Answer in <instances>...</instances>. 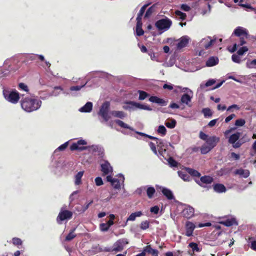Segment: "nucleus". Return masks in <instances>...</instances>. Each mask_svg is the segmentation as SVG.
Here are the masks:
<instances>
[{
  "mask_svg": "<svg viewBox=\"0 0 256 256\" xmlns=\"http://www.w3.org/2000/svg\"><path fill=\"white\" fill-rule=\"evenodd\" d=\"M216 82V80L212 79L208 80L204 85H200L202 88H204L212 86Z\"/></svg>",
  "mask_w": 256,
  "mask_h": 256,
  "instance_id": "09e8293b",
  "label": "nucleus"
},
{
  "mask_svg": "<svg viewBox=\"0 0 256 256\" xmlns=\"http://www.w3.org/2000/svg\"><path fill=\"white\" fill-rule=\"evenodd\" d=\"M156 144L159 148L158 152L162 156L163 152H166V148H164V143L162 140L158 138V140L156 141Z\"/></svg>",
  "mask_w": 256,
  "mask_h": 256,
  "instance_id": "aec40b11",
  "label": "nucleus"
},
{
  "mask_svg": "<svg viewBox=\"0 0 256 256\" xmlns=\"http://www.w3.org/2000/svg\"><path fill=\"white\" fill-rule=\"evenodd\" d=\"M126 104L131 105L132 106H134L136 108H140L141 110L149 111L152 110V108L150 106L146 104H141L134 101H128L126 102Z\"/></svg>",
  "mask_w": 256,
  "mask_h": 256,
  "instance_id": "9d476101",
  "label": "nucleus"
},
{
  "mask_svg": "<svg viewBox=\"0 0 256 256\" xmlns=\"http://www.w3.org/2000/svg\"><path fill=\"white\" fill-rule=\"evenodd\" d=\"M241 133L240 132H236L230 136L228 138V142L232 144L233 148H236L240 147L242 144L244 142H242L241 140H239L240 136Z\"/></svg>",
  "mask_w": 256,
  "mask_h": 256,
  "instance_id": "20e7f679",
  "label": "nucleus"
},
{
  "mask_svg": "<svg viewBox=\"0 0 256 256\" xmlns=\"http://www.w3.org/2000/svg\"><path fill=\"white\" fill-rule=\"evenodd\" d=\"M180 8L181 10L185 12H188L190 10V6L187 5L186 4H182L180 6Z\"/></svg>",
  "mask_w": 256,
  "mask_h": 256,
  "instance_id": "338daca9",
  "label": "nucleus"
},
{
  "mask_svg": "<svg viewBox=\"0 0 256 256\" xmlns=\"http://www.w3.org/2000/svg\"><path fill=\"white\" fill-rule=\"evenodd\" d=\"M212 148L206 144H203L200 148V152L202 154H205L210 152Z\"/></svg>",
  "mask_w": 256,
  "mask_h": 256,
  "instance_id": "473e14b6",
  "label": "nucleus"
},
{
  "mask_svg": "<svg viewBox=\"0 0 256 256\" xmlns=\"http://www.w3.org/2000/svg\"><path fill=\"white\" fill-rule=\"evenodd\" d=\"M23 110L27 112H32L38 110L42 105V101L32 98L26 97L20 101Z\"/></svg>",
  "mask_w": 256,
  "mask_h": 256,
  "instance_id": "f257e3e1",
  "label": "nucleus"
},
{
  "mask_svg": "<svg viewBox=\"0 0 256 256\" xmlns=\"http://www.w3.org/2000/svg\"><path fill=\"white\" fill-rule=\"evenodd\" d=\"M101 170L103 175H107L112 172V168L108 161H104V163L101 164Z\"/></svg>",
  "mask_w": 256,
  "mask_h": 256,
  "instance_id": "9b49d317",
  "label": "nucleus"
},
{
  "mask_svg": "<svg viewBox=\"0 0 256 256\" xmlns=\"http://www.w3.org/2000/svg\"><path fill=\"white\" fill-rule=\"evenodd\" d=\"M214 192L218 193H222L226 190V186L222 184H216L213 186Z\"/></svg>",
  "mask_w": 256,
  "mask_h": 256,
  "instance_id": "412c9836",
  "label": "nucleus"
},
{
  "mask_svg": "<svg viewBox=\"0 0 256 256\" xmlns=\"http://www.w3.org/2000/svg\"><path fill=\"white\" fill-rule=\"evenodd\" d=\"M148 144L153 152L154 154H157V150L156 147V144L152 142H150Z\"/></svg>",
  "mask_w": 256,
  "mask_h": 256,
  "instance_id": "bf43d9fd",
  "label": "nucleus"
},
{
  "mask_svg": "<svg viewBox=\"0 0 256 256\" xmlns=\"http://www.w3.org/2000/svg\"><path fill=\"white\" fill-rule=\"evenodd\" d=\"M209 136H208V134H206L205 133H204V132H202V131L200 132V134H199L200 138L204 141H206V140H207V139L208 138Z\"/></svg>",
  "mask_w": 256,
  "mask_h": 256,
  "instance_id": "052dcab7",
  "label": "nucleus"
},
{
  "mask_svg": "<svg viewBox=\"0 0 256 256\" xmlns=\"http://www.w3.org/2000/svg\"><path fill=\"white\" fill-rule=\"evenodd\" d=\"M12 244L15 246H20L22 244V242L20 238H14L12 239Z\"/></svg>",
  "mask_w": 256,
  "mask_h": 256,
  "instance_id": "de8ad7c7",
  "label": "nucleus"
},
{
  "mask_svg": "<svg viewBox=\"0 0 256 256\" xmlns=\"http://www.w3.org/2000/svg\"><path fill=\"white\" fill-rule=\"evenodd\" d=\"M216 42V39H210V36L204 38L202 42V44L206 49L209 48Z\"/></svg>",
  "mask_w": 256,
  "mask_h": 256,
  "instance_id": "f3484780",
  "label": "nucleus"
},
{
  "mask_svg": "<svg viewBox=\"0 0 256 256\" xmlns=\"http://www.w3.org/2000/svg\"><path fill=\"white\" fill-rule=\"evenodd\" d=\"M219 142L220 138L216 136H210L207 140H206V143L207 145L213 148L216 146Z\"/></svg>",
  "mask_w": 256,
  "mask_h": 256,
  "instance_id": "f8f14e48",
  "label": "nucleus"
},
{
  "mask_svg": "<svg viewBox=\"0 0 256 256\" xmlns=\"http://www.w3.org/2000/svg\"><path fill=\"white\" fill-rule=\"evenodd\" d=\"M202 113L204 114L205 118L211 117L212 115V110L208 108H204L202 110Z\"/></svg>",
  "mask_w": 256,
  "mask_h": 256,
  "instance_id": "f704fd0d",
  "label": "nucleus"
},
{
  "mask_svg": "<svg viewBox=\"0 0 256 256\" xmlns=\"http://www.w3.org/2000/svg\"><path fill=\"white\" fill-rule=\"evenodd\" d=\"M84 174L83 171L79 172L75 176V184L79 185L81 184V179Z\"/></svg>",
  "mask_w": 256,
  "mask_h": 256,
  "instance_id": "2f4dec72",
  "label": "nucleus"
},
{
  "mask_svg": "<svg viewBox=\"0 0 256 256\" xmlns=\"http://www.w3.org/2000/svg\"><path fill=\"white\" fill-rule=\"evenodd\" d=\"M138 92L139 94L138 100H144L149 96L148 93L142 90H138Z\"/></svg>",
  "mask_w": 256,
  "mask_h": 256,
  "instance_id": "e433bc0d",
  "label": "nucleus"
},
{
  "mask_svg": "<svg viewBox=\"0 0 256 256\" xmlns=\"http://www.w3.org/2000/svg\"><path fill=\"white\" fill-rule=\"evenodd\" d=\"M178 176L184 181H189L190 179V176L185 172L182 171L178 172Z\"/></svg>",
  "mask_w": 256,
  "mask_h": 256,
  "instance_id": "ea45409f",
  "label": "nucleus"
},
{
  "mask_svg": "<svg viewBox=\"0 0 256 256\" xmlns=\"http://www.w3.org/2000/svg\"><path fill=\"white\" fill-rule=\"evenodd\" d=\"M214 181V178L209 176H204L200 178V180L196 181V183L202 187H205L202 184H210Z\"/></svg>",
  "mask_w": 256,
  "mask_h": 256,
  "instance_id": "ddd939ff",
  "label": "nucleus"
},
{
  "mask_svg": "<svg viewBox=\"0 0 256 256\" xmlns=\"http://www.w3.org/2000/svg\"><path fill=\"white\" fill-rule=\"evenodd\" d=\"M159 210H160V208L157 206H152V207L150 208V212L154 214H158Z\"/></svg>",
  "mask_w": 256,
  "mask_h": 256,
  "instance_id": "e2e57ef3",
  "label": "nucleus"
},
{
  "mask_svg": "<svg viewBox=\"0 0 256 256\" xmlns=\"http://www.w3.org/2000/svg\"><path fill=\"white\" fill-rule=\"evenodd\" d=\"M168 161L171 166H177L178 162L172 157H170L168 158Z\"/></svg>",
  "mask_w": 256,
  "mask_h": 256,
  "instance_id": "3c124183",
  "label": "nucleus"
},
{
  "mask_svg": "<svg viewBox=\"0 0 256 256\" xmlns=\"http://www.w3.org/2000/svg\"><path fill=\"white\" fill-rule=\"evenodd\" d=\"M110 104L108 102H105L101 106L99 114L102 117L105 121H108L110 117L108 116V112L110 109Z\"/></svg>",
  "mask_w": 256,
  "mask_h": 256,
  "instance_id": "6e6552de",
  "label": "nucleus"
},
{
  "mask_svg": "<svg viewBox=\"0 0 256 256\" xmlns=\"http://www.w3.org/2000/svg\"><path fill=\"white\" fill-rule=\"evenodd\" d=\"M194 210L190 206H186L182 212V216L188 219L192 218L194 216Z\"/></svg>",
  "mask_w": 256,
  "mask_h": 256,
  "instance_id": "1a4fd4ad",
  "label": "nucleus"
},
{
  "mask_svg": "<svg viewBox=\"0 0 256 256\" xmlns=\"http://www.w3.org/2000/svg\"><path fill=\"white\" fill-rule=\"evenodd\" d=\"M235 3L239 2L238 5L243 8H246L250 9V10H254L255 9L252 8L250 4H244V0H234Z\"/></svg>",
  "mask_w": 256,
  "mask_h": 256,
  "instance_id": "7c9ffc66",
  "label": "nucleus"
},
{
  "mask_svg": "<svg viewBox=\"0 0 256 256\" xmlns=\"http://www.w3.org/2000/svg\"><path fill=\"white\" fill-rule=\"evenodd\" d=\"M111 114L113 116L122 119L125 118L126 116V114H125L124 112L119 110L112 111Z\"/></svg>",
  "mask_w": 256,
  "mask_h": 256,
  "instance_id": "c85d7f7f",
  "label": "nucleus"
},
{
  "mask_svg": "<svg viewBox=\"0 0 256 256\" xmlns=\"http://www.w3.org/2000/svg\"><path fill=\"white\" fill-rule=\"evenodd\" d=\"M142 215V212L141 211L136 212H135L132 213L130 216L128 218L126 222L128 221H134L136 217L141 216ZM126 223L125 224L126 226Z\"/></svg>",
  "mask_w": 256,
  "mask_h": 256,
  "instance_id": "393cba45",
  "label": "nucleus"
},
{
  "mask_svg": "<svg viewBox=\"0 0 256 256\" xmlns=\"http://www.w3.org/2000/svg\"><path fill=\"white\" fill-rule=\"evenodd\" d=\"M72 212L68 210H61L56 218L57 222L61 224V222L66 220H70L72 218Z\"/></svg>",
  "mask_w": 256,
  "mask_h": 256,
  "instance_id": "0eeeda50",
  "label": "nucleus"
},
{
  "mask_svg": "<svg viewBox=\"0 0 256 256\" xmlns=\"http://www.w3.org/2000/svg\"><path fill=\"white\" fill-rule=\"evenodd\" d=\"M192 98V96H190L188 94H184L181 97L180 102L188 105V103L191 102Z\"/></svg>",
  "mask_w": 256,
  "mask_h": 256,
  "instance_id": "cd10ccee",
  "label": "nucleus"
},
{
  "mask_svg": "<svg viewBox=\"0 0 256 256\" xmlns=\"http://www.w3.org/2000/svg\"><path fill=\"white\" fill-rule=\"evenodd\" d=\"M248 51V48L246 46H242L238 50L237 54L239 56H242Z\"/></svg>",
  "mask_w": 256,
  "mask_h": 256,
  "instance_id": "8fccbe9b",
  "label": "nucleus"
},
{
  "mask_svg": "<svg viewBox=\"0 0 256 256\" xmlns=\"http://www.w3.org/2000/svg\"><path fill=\"white\" fill-rule=\"evenodd\" d=\"M164 124L168 128H173L176 126V122L175 120L172 119L170 121H166Z\"/></svg>",
  "mask_w": 256,
  "mask_h": 256,
  "instance_id": "c9c22d12",
  "label": "nucleus"
},
{
  "mask_svg": "<svg viewBox=\"0 0 256 256\" xmlns=\"http://www.w3.org/2000/svg\"><path fill=\"white\" fill-rule=\"evenodd\" d=\"M146 194L149 198H153L154 193L156 192V190L154 187L150 186L146 189Z\"/></svg>",
  "mask_w": 256,
  "mask_h": 256,
  "instance_id": "72a5a7b5",
  "label": "nucleus"
},
{
  "mask_svg": "<svg viewBox=\"0 0 256 256\" xmlns=\"http://www.w3.org/2000/svg\"><path fill=\"white\" fill-rule=\"evenodd\" d=\"M86 84L82 86H72L70 88V90L72 91H78L80 90Z\"/></svg>",
  "mask_w": 256,
  "mask_h": 256,
  "instance_id": "680f3d73",
  "label": "nucleus"
},
{
  "mask_svg": "<svg viewBox=\"0 0 256 256\" xmlns=\"http://www.w3.org/2000/svg\"><path fill=\"white\" fill-rule=\"evenodd\" d=\"M95 182L97 186H100L103 184V181L100 177H96L95 178Z\"/></svg>",
  "mask_w": 256,
  "mask_h": 256,
  "instance_id": "0e129e2a",
  "label": "nucleus"
},
{
  "mask_svg": "<svg viewBox=\"0 0 256 256\" xmlns=\"http://www.w3.org/2000/svg\"><path fill=\"white\" fill-rule=\"evenodd\" d=\"M128 244V242L126 238H121L116 242L112 248H109L106 250L107 252H121L123 250L124 246Z\"/></svg>",
  "mask_w": 256,
  "mask_h": 256,
  "instance_id": "7ed1b4c3",
  "label": "nucleus"
},
{
  "mask_svg": "<svg viewBox=\"0 0 256 256\" xmlns=\"http://www.w3.org/2000/svg\"><path fill=\"white\" fill-rule=\"evenodd\" d=\"M162 192L163 194L168 200H172L174 198L172 192L168 188H163Z\"/></svg>",
  "mask_w": 256,
  "mask_h": 256,
  "instance_id": "bb28decb",
  "label": "nucleus"
},
{
  "mask_svg": "<svg viewBox=\"0 0 256 256\" xmlns=\"http://www.w3.org/2000/svg\"><path fill=\"white\" fill-rule=\"evenodd\" d=\"M234 174L239 175L244 178H247L250 176V171L248 170L239 168L236 170L234 172Z\"/></svg>",
  "mask_w": 256,
  "mask_h": 256,
  "instance_id": "6ab92c4d",
  "label": "nucleus"
},
{
  "mask_svg": "<svg viewBox=\"0 0 256 256\" xmlns=\"http://www.w3.org/2000/svg\"><path fill=\"white\" fill-rule=\"evenodd\" d=\"M246 123V121L244 119H238L235 122V125L237 126H242Z\"/></svg>",
  "mask_w": 256,
  "mask_h": 256,
  "instance_id": "603ef678",
  "label": "nucleus"
},
{
  "mask_svg": "<svg viewBox=\"0 0 256 256\" xmlns=\"http://www.w3.org/2000/svg\"><path fill=\"white\" fill-rule=\"evenodd\" d=\"M112 186L116 189L120 188V180L115 178L112 184Z\"/></svg>",
  "mask_w": 256,
  "mask_h": 256,
  "instance_id": "a18cd8bd",
  "label": "nucleus"
},
{
  "mask_svg": "<svg viewBox=\"0 0 256 256\" xmlns=\"http://www.w3.org/2000/svg\"><path fill=\"white\" fill-rule=\"evenodd\" d=\"M188 246L190 247L193 252H200V249L198 248L197 244L195 242H190L188 244Z\"/></svg>",
  "mask_w": 256,
  "mask_h": 256,
  "instance_id": "79ce46f5",
  "label": "nucleus"
},
{
  "mask_svg": "<svg viewBox=\"0 0 256 256\" xmlns=\"http://www.w3.org/2000/svg\"><path fill=\"white\" fill-rule=\"evenodd\" d=\"M100 228L102 232H106L108 230L110 227L108 226V225L106 224V223H102L100 225Z\"/></svg>",
  "mask_w": 256,
  "mask_h": 256,
  "instance_id": "864d4df0",
  "label": "nucleus"
},
{
  "mask_svg": "<svg viewBox=\"0 0 256 256\" xmlns=\"http://www.w3.org/2000/svg\"><path fill=\"white\" fill-rule=\"evenodd\" d=\"M232 168H222L216 172L218 176H223L229 174L232 170Z\"/></svg>",
  "mask_w": 256,
  "mask_h": 256,
  "instance_id": "5701e85b",
  "label": "nucleus"
},
{
  "mask_svg": "<svg viewBox=\"0 0 256 256\" xmlns=\"http://www.w3.org/2000/svg\"><path fill=\"white\" fill-rule=\"evenodd\" d=\"M115 122L120 126V127L124 128H127L129 130H132L131 128L126 124H125L122 121L120 120H115Z\"/></svg>",
  "mask_w": 256,
  "mask_h": 256,
  "instance_id": "58836bf2",
  "label": "nucleus"
},
{
  "mask_svg": "<svg viewBox=\"0 0 256 256\" xmlns=\"http://www.w3.org/2000/svg\"><path fill=\"white\" fill-rule=\"evenodd\" d=\"M233 34L236 36L241 37L244 36L246 38L248 37V32L247 30L240 26L237 27L234 30Z\"/></svg>",
  "mask_w": 256,
  "mask_h": 256,
  "instance_id": "4468645a",
  "label": "nucleus"
},
{
  "mask_svg": "<svg viewBox=\"0 0 256 256\" xmlns=\"http://www.w3.org/2000/svg\"><path fill=\"white\" fill-rule=\"evenodd\" d=\"M236 222L234 219H227L226 220L221 222L220 223L226 226H232Z\"/></svg>",
  "mask_w": 256,
  "mask_h": 256,
  "instance_id": "4c0bfd02",
  "label": "nucleus"
},
{
  "mask_svg": "<svg viewBox=\"0 0 256 256\" xmlns=\"http://www.w3.org/2000/svg\"><path fill=\"white\" fill-rule=\"evenodd\" d=\"M150 102L160 104L161 106H166L168 104V101H166L162 98H158L156 96H151L149 98Z\"/></svg>",
  "mask_w": 256,
  "mask_h": 256,
  "instance_id": "a211bd4d",
  "label": "nucleus"
},
{
  "mask_svg": "<svg viewBox=\"0 0 256 256\" xmlns=\"http://www.w3.org/2000/svg\"><path fill=\"white\" fill-rule=\"evenodd\" d=\"M218 58L216 57L211 56L206 62V66H213L218 64Z\"/></svg>",
  "mask_w": 256,
  "mask_h": 256,
  "instance_id": "4be33fe9",
  "label": "nucleus"
},
{
  "mask_svg": "<svg viewBox=\"0 0 256 256\" xmlns=\"http://www.w3.org/2000/svg\"><path fill=\"white\" fill-rule=\"evenodd\" d=\"M150 226V222L148 220H144L140 224V228L141 230H146L148 229Z\"/></svg>",
  "mask_w": 256,
  "mask_h": 256,
  "instance_id": "c03bdc74",
  "label": "nucleus"
},
{
  "mask_svg": "<svg viewBox=\"0 0 256 256\" xmlns=\"http://www.w3.org/2000/svg\"><path fill=\"white\" fill-rule=\"evenodd\" d=\"M147 6H148V5H146V4H145V5L143 6L141 8H140L139 12L138 13V15L142 16H143V14H144V12L146 10V8Z\"/></svg>",
  "mask_w": 256,
  "mask_h": 256,
  "instance_id": "774afa93",
  "label": "nucleus"
},
{
  "mask_svg": "<svg viewBox=\"0 0 256 256\" xmlns=\"http://www.w3.org/2000/svg\"><path fill=\"white\" fill-rule=\"evenodd\" d=\"M68 142H66L58 147L56 150L62 151L64 150L68 146Z\"/></svg>",
  "mask_w": 256,
  "mask_h": 256,
  "instance_id": "4d7b16f0",
  "label": "nucleus"
},
{
  "mask_svg": "<svg viewBox=\"0 0 256 256\" xmlns=\"http://www.w3.org/2000/svg\"><path fill=\"white\" fill-rule=\"evenodd\" d=\"M86 140H78L76 143H73L70 146V150L72 151L78 150V152H82L84 150L88 149L89 146H80V145H86Z\"/></svg>",
  "mask_w": 256,
  "mask_h": 256,
  "instance_id": "423d86ee",
  "label": "nucleus"
},
{
  "mask_svg": "<svg viewBox=\"0 0 256 256\" xmlns=\"http://www.w3.org/2000/svg\"><path fill=\"white\" fill-rule=\"evenodd\" d=\"M186 172L192 176L200 177V174L198 170L190 168H186Z\"/></svg>",
  "mask_w": 256,
  "mask_h": 256,
  "instance_id": "c756f323",
  "label": "nucleus"
},
{
  "mask_svg": "<svg viewBox=\"0 0 256 256\" xmlns=\"http://www.w3.org/2000/svg\"><path fill=\"white\" fill-rule=\"evenodd\" d=\"M175 14L182 20H184L186 18V14L182 12L179 10H176L175 11Z\"/></svg>",
  "mask_w": 256,
  "mask_h": 256,
  "instance_id": "37998d69",
  "label": "nucleus"
},
{
  "mask_svg": "<svg viewBox=\"0 0 256 256\" xmlns=\"http://www.w3.org/2000/svg\"><path fill=\"white\" fill-rule=\"evenodd\" d=\"M239 55H237V54H234L232 55V60L234 62H236V63H238V64H240L241 62V60L240 59V56H238Z\"/></svg>",
  "mask_w": 256,
  "mask_h": 256,
  "instance_id": "5fc2aeb1",
  "label": "nucleus"
},
{
  "mask_svg": "<svg viewBox=\"0 0 256 256\" xmlns=\"http://www.w3.org/2000/svg\"><path fill=\"white\" fill-rule=\"evenodd\" d=\"M92 108V102H87L84 106L80 109L81 112H91Z\"/></svg>",
  "mask_w": 256,
  "mask_h": 256,
  "instance_id": "a878e982",
  "label": "nucleus"
},
{
  "mask_svg": "<svg viewBox=\"0 0 256 256\" xmlns=\"http://www.w3.org/2000/svg\"><path fill=\"white\" fill-rule=\"evenodd\" d=\"M18 88L21 90H23L25 92H28V86L24 83L20 82L18 84Z\"/></svg>",
  "mask_w": 256,
  "mask_h": 256,
  "instance_id": "6e6d98bb",
  "label": "nucleus"
},
{
  "mask_svg": "<svg viewBox=\"0 0 256 256\" xmlns=\"http://www.w3.org/2000/svg\"><path fill=\"white\" fill-rule=\"evenodd\" d=\"M144 252H147L153 256H158V252L157 250L153 249L150 245L146 246L144 250Z\"/></svg>",
  "mask_w": 256,
  "mask_h": 256,
  "instance_id": "b1692460",
  "label": "nucleus"
},
{
  "mask_svg": "<svg viewBox=\"0 0 256 256\" xmlns=\"http://www.w3.org/2000/svg\"><path fill=\"white\" fill-rule=\"evenodd\" d=\"M190 38L188 36H183L178 40V42L176 44L177 48L180 50L187 46Z\"/></svg>",
  "mask_w": 256,
  "mask_h": 256,
  "instance_id": "2eb2a0df",
  "label": "nucleus"
},
{
  "mask_svg": "<svg viewBox=\"0 0 256 256\" xmlns=\"http://www.w3.org/2000/svg\"><path fill=\"white\" fill-rule=\"evenodd\" d=\"M172 24V20L168 18L160 20L155 24L158 30H167L170 27Z\"/></svg>",
  "mask_w": 256,
  "mask_h": 256,
  "instance_id": "39448f33",
  "label": "nucleus"
},
{
  "mask_svg": "<svg viewBox=\"0 0 256 256\" xmlns=\"http://www.w3.org/2000/svg\"><path fill=\"white\" fill-rule=\"evenodd\" d=\"M195 228L196 226L194 223L190 221H187L186 223V232L185 235L187 236H192Z\"/></svg>",
  "mask_w": 256,
  "mask_h": 256,
  "instance_id": "dca6fc26",
  "label": "nucleus"
},
{
  "mask_svg": "<svg viewBox=\"0 0 256 256\" xmlns=\"http://www.w3.org/2000/svg\"><path fill=\"white\" fill-rule=\"evenodd\" d=\"M247 66L248 68H256V59L253 60L252 61H250L249 63H246Z\"/></svg>",
  "mask_w": 256,
  "mask_h": 256,
  "instance_id": "13d9d810",
  "label": "nucleus"
},
{
  "mask_svg": "<svg viewBox=\"0 0 256 256\" xmlns=\"http://www.w3.org/2000/svg\"><path fill=\"white\" fill-rule=\"evenodd\" d=\"M136 32L138 36H142L144 34V31L142 28V27L136 28Z\"/></svg>",
  "mask_w": 256,
  "mask_h": 256,
  "instance_id": "69168bd1",
  "label": "nucleus"
},
{
  "mask_svg": "<svg viewBox=\"0 0 256 256\" xmlns=\"http://www.w3.org/2000/svg\"><path fill=\"white\" fill-rule=\"evenodd\" d=\"M158 132L162 134V136H164L166 134V130L164 126L160 125L158 128Z\"/></svg>",
  "mask_w": 256,
  "mask_h": 256,
  "instance_id": "49530a36",
  "label": "nucleus"
},
{
  "mask_svg": "<svg viewBox=\"0 0 256 256\" xmlns=\"http://www.w3.org/2000/svg\"><path fill=\"white\" fill-rule=\"evenodd\" d=\"M75 230L76 228H74L70 230L68 234L66 236V240L70 241L76 236V234H74Z\"/></svg>",
  "mask_w": 256,
  "mask_h": 256,
  "instance_id": "a19ab883",
  "label": "nucleus"
},
{
  "mask_svg": "<svg viewBox=\"0 0 256 256\" xmlns=\"http://www.w3.org/2000/svg\"><path fill=\"white\" fill-rule=\"evenodd\" d=\"M3 94L5 99L12 104L18 103L20 98V94L16 90L9 91L4 90Z\"/></svg>",
  "mask_w": 256,
  "mask_h": 256,
  "instance_id": "f03ea898",
  "label": "nucleus"
}]
</instances>
